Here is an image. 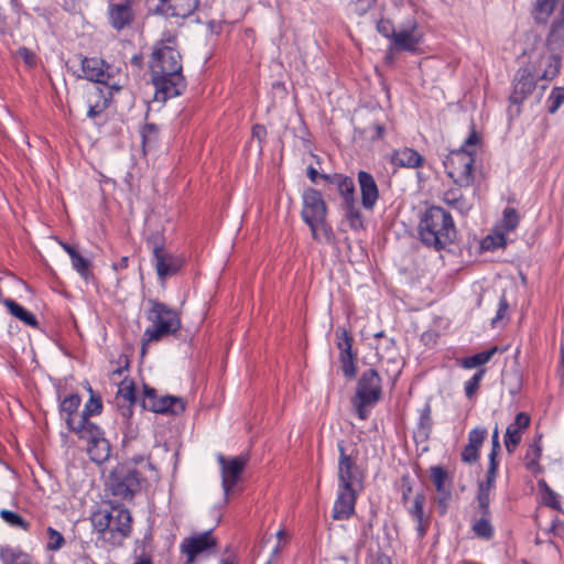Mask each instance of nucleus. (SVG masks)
Wrapping results in <instances>:
<instances>
[{"label": "nucleus", "instance_id": "1", "mask_svg": "<svg viewBox=\"0 0 564 564\" xmlns=\"http://www.w3.org/2000/svg\"><path fill=\"white\" fill-rule=\"evenodd\" d=\"M152 84L155 88V100L181 96L186 89L183 75L182 55L177 48V37L171 32H164L154 44L149 61Z\"/></svg>", "mask_w": 564, "mask_h": 564}, {"label": "nucleus", "instance_id": "36", "mask_svg": "<svg viewBox=\"0 0 564 564\" xmlns=\"http://www.w3.org/2000/svg\"><path fill=\"white\" fill-rule=\"evenodd\" d=\"M496 488V481L490 479H484L478 482L476 502L478 507L487 512V506H490V495Z\"/></svg>", "mask_w": 564, "mask_h": 564}, {"label": "nucleus", "instance_id": "40", "mask_svg": "<svg viewBox=\"0 0 564 564\" xmlns=\"http://www.w3.org/2000/svg\"><path fill=\"white\" fill-rule=\"evenodd\" d=\"M6 306L9 308V312L19 318L20 321L24 322L29 326L35 327V315H33L31 312L26 311L23 306L18 304L13 300H6Z\"/></svg>", "mask_w": 564, "mask_h": 564}, {"label": "nucleus", "instance_id": "10", "mask_svg": "<svg viewBox=\"0 0 564 564\" xmlns=\"http://www.w3.org/2000/svg\"><path fill=\"white\" fill-rule=\"evenodd\" d=\"M327 212L328 208L321 191L313 187L303 191L301 217L314 236H316L314 224L326 218Z\"/></svg>", "mask_w": 564, "mask_h": 564}, {"label": "nucleus", "instance_id": "47", "mask_svg": "<svg viewBox=\"0 0 564 564\" xmlns=\"http://www.w3.org/2000/svg\"><path fill=\"white\" fill-rule=\"evenodd\" d=\"M486 375L485 368H479L474 376L465 382V394L468 399H471L480 387V382Z\"/></svg>", "mask_w": 564, "mask_h": 564}, {"label": "nucleus", "instance_id": "8", "mask_svg": "<svg viewBox=\"0 0 564 564\" xmlns=\"http://www.w3.org/2000/svg\"><path fill=\"white\" fill-rule=\"evenodd\" d=\"M337 448L339 452L337 471L338 487L362 491L366 476L365 471L357 463L358 453H347L344 441L337 443Z\"/></svg>", "mask_w": 564, "mask_h": 564}, {"label": "nucleus", "instance_id": "5", "mask_svg": "<svg viewBox=\"0 0 564 564\" xmlns=\"http://www.w3.org/2000/svg\"><path fill=\"white\" fill-rule=\"evenodd\" d=\"M149 304L151 307L147 318L151 325L144 330V338L148 341H158L181 329V318L176 311L156 300H149Z\"/></svg>", "mask_w": 564, "mask_h": 564}, {"label": "nucleus", "instance_id": "51", "mask_svg": "<svg viewBox=\"0 0 564 564\" xmlns=\"http://www.w3.org/2000/svg\"><path fill=\"white\" fill-rule=\"evenodd\" d=\"M487 430L485 427H475L468 433V445L479 449L487 437Z\"/></svg>", "mask_w": 564, "mask_h": 564}, {"label": "nucleus", "instance_id": "60", "mask_svg": "<svg viewBox=\"0 0 564 564\" xmlns=\"http://www.w3.org/2000/svg\"><path fill=\"white\" fill-rule=\"evenodd\" d=\"M544 503L553 509H560V501L557 499V495L549 490L547 494L544 496Z\"/></svg>", "mask_w": 564, "mask_h": 564}, {"label": "nucleus", "instance_id": "59", "mask_svg": "<svg viewBox=\"0 0 564 564\" xmlns=\"http://www.w3.org/2000/svg\"><path fill=\"white\" fill-rule=\"evenodd\" d=\"M509 304L507 302V299L502 296L499 301V307L496 317L492 319V323H496L498 319H502L506 316Z\"/></svg>", "mask_w": 564, "mask_h": 564}, {"label": "nucleus", "instance_id": "2", "mask_svg": "<svg viewBox=\"0 0 564 564\" xmlns=\"http://www.w3.org/2000/svg\"><path fill=\"white\" fill-rule=\"evenodd\" d=\"M419 236L424 246L436 251L445 249L456 238L451 214L438 206L427 208L419 224Z\"/></svg>", "mask_w": 564, "mask_h": 564}, {"label": "nucleus", "instance_id": "41", "mask_svg": "<svg viewBox=\"0 0 564 564\" xmlns=\"http://www.w3.org/2000/svg\"><path fill=\"white\" fill-rule=\"evenodd\" d=\"M564 41V23L563 21H554L550 30L545 46L556 50Z\"/></svg>", "mask_w": 564, "mask_h": 564}, {"label": "nucleus", "instance_id": "26", "mask_svg": "<svg viewBox=\"0 0 564 564\" xmlns=\"http://www.w3.org/2000/svg\"><path fill=\"white\" fill-rule=\"evenodd\" d=\"M425 502V494L421 491L414 496L412 506L408 508L410 516L414 521H416V532L420 539H423L425 536L430 527V518L425 517L424 513Z\"/></svg>", "mask_w": 564, "mask_h": 564}, {"label": "nucleus", "instance_id": "50", "mask_svg": "<svg viewBox=\"0 0 564 564\" xmlns=\"http://www.w3.org/2000/svg\"><path fill=\"white\" fill-rule=\"evenodd\" d=\"M506 245V234L501 231L487 236L482 241V248L487 250H496L505 247Z\"/></svg>", "mask_w": 564, "mask_h": 564}, {"label": "nucleus", "instance_id": "61", "mask_svg": "<svg viewBox=\"0 0 564 564\" xmlns=\"http://www.w3.org/2000/svg\"><path fill=\"white\" fill-rule=\"evenodd\" d=\"M306 175L314 184H318V180H322V174H319L317 170L311 165L306 170Z\"/></svg>", "mask_w": 564, "mask_h": 564}, {"label": "nucleus", "instance_id": "46", "mask_svg": "<svg viewBox=\"0 0 564 564\" xmlns=\"http://www.w3.org/2000/svg\"><path fill=\"white\" fill-rule=\"evenodd\" d=\"M72 265L84 280L88 281L89 278L93 276L90 260L83 257L80 253L75 257L73 256Z\"/></svg>", "mask_w": 564, "mask_h": 564}, {"label": "nucleus", "instance_id": "27", "mask_svg": "<svg viewBox=\"0 0 564 564\" xmlns=\"http://www.w3.org/2000/svg\"><path fill=\"white\" fill-rule=\"evenodd\" d=\"M322 180L328 184L333 185L344 203L355 198V183L351 177L344 175L341 173L334 174H322Z\"/></svg>", "mask_w": 564, "mask_h": 564}, {"label": "nucleus", "instance_id": "22", "mask_svg": "<svg viewBox=\"0 0 564 564\" xmlns=\"http://www.w3.org/2000/svg\"><path fill=\"white\" fill-rule=\"evenodd\" d=\"M422 42V35L417 33V23H409L405 29L395 32L391 44L397 51L415 52Z\"/></svg>", "mask_w": 564, "mask_h": 564}, {"label": "nucleus", "instance_id": "32", "mask_svg": "<svg viewBox=\"0 0 564 564\" xmlns=\"http://www.w3.org/2000/svg\"><path fill=\"white\" fill-rule=\"evenodd\" d=\"M80 402L82 399L77 393H72L61 401L59 411L62 415H65V422L67 425L69 419H73L74 421H79L80 413L78 412V408L80 405Z\"/></svg>", "mask_w": 564, "mask_h": 564}, {"label": "nucleus", "instance_id": "57", "mask_svg": "<svg viewBox=\"0 0 564 564\" xmlns=\"http://www.w3.org/2000/svg\"><path fill=\"white\" fill-rule=\"evenodd\" d=\"M498 466H499L498 459L495 457H489V464H488L485 479H490V480L496 481L497 475H498Z\"/></svg>", "mask_w": 564, "mask_h": 564}, {"label": "nucleus", "instance_id": "53", "mask_svg": "<svg viewBox=\"0 0 564 564\" xmlns=\"http://www.w3.org/2000/svg\"><path fill=\"white\" fill-rule=\"evenodd\" d=\"M377 31L384 37L392 41L395 30L393 23L390 20L381 19L377 23Z\"/></svg>", "mask_w": 564, "mask_h": 564}, {"label": "nucleus", "instance_id": "15", "mask_svg": "<svg viewBox=\"0 0 564 564\" xmlns=\"http://www.w3.org/2000/svg\"><path fill=\"white\" fill-rule=\"evenodd\" d=\"M540 80L534 76L529 67L520 68L514 77L513 90L510 95V102L517 106L514 113H520V106L529 95L533 93L536 82Z\"/></svg>", "mask_w": 564, "mask_h": 564}, {"label": "nucleus", "instance_id": "30", "mask_svg": "<svg viewBox=\"0 0 564 564\" xmlns=\"http://www.w3.org/2000/svg\"><path fill=\"white\" fill-rule=\"evenodd\" d=\"M442 199L448 207L457 210L460 215H467L473 207L471 202L464 196L459 185L458 187L445 191Z\"/></svg>", "mask_w": 564, "mask_h": 564}, {"label": "nucleus", "instance_id": "33", "mask_svg": "<svg viewBox=\"0 0 564 564\" xmlns=\"http://www.w3.org/2000/svg\"><path fill=\"white\" fill-rule=\"evenodd\" d=\"M344 209L349 227L355 231L364 229V216L360 208L357 206L356 197L345 202Z\"/></svg>", "mask_w": 564, "mask_h": 564}, {"label": "nucleus", "instance_id": "9", "mask_svg": "<svg viewBox=\"0 0 564 564\" xmlns=\"http://www.w3.org/2000/svg\"><path fill=\"white\" fill-rule=\"evenodd\" d=\"M552 50L541 43L529 53V67L540 80H552L561 69V57Z\"/></svg>", "mask_w": 564, "mask_h": 564}, {"label": "nucleus", "instance_id": "31", "mask_svg": "<svg viewBox=\"0 0 564 564\" xmlns=\"http://www.w3.org/2000/svg\"><path fill=\"white\" fill-rule=\"evenodd\" d=\"M82 70L84 74V77L88 80L99 83V84H106L108 75L106 74L104 69V62L91 57H85L82 61Z\"/></svg>", "mask_w": 564, "mask_h": 564}, {"label": "nucleus", "instance_id": "19", "mask_svg": "<svg viewBox=\"0 0 564 564\" xmlns=\"http://www.w3.org/2000/svg\"><path fill=\"white\" fill-rule=\"evenodd\" d=\"M86 389L89 392V400L85 403L84 410L80 412L79 421H74L73 419L68 420V429L70 431L88 427V424H94L89 421V417L102 412L104 405L100 394L94 391L89 383L86 384Z\"/></svg>", "mask_w": 564, "mask_h": 564}, {"label": "nucleus", "instance_id": "63", "mask_svg": "<svg viewBox=\"0 0 564 564\" xmlns=\"http://www.w3.org/2000/svg\"><path fill=\"white\" fill-rule=\"evenodd\" d=\"M252 135L261 140L267 135V130L264 126L256 124L252 128Z\"/></svg>", "mask_w": 564, "mask_h": 564}, {"label": "nucleus", "instance_id": "6", "mask_svg": "<svg viewBox=\"0 0 564 564\" xmlns=\"http://www.w3.org/2000/svg\"><path fill=\"white\" fill-rule=\"evenodd\" d=\"M382 394L381 378L375 369H368L360 376L351 404L360 420L369 416V409L379 402Z\"/></svg>", "mask_w": 564, "mask_h": 564}, {"label": "nucleus", "instance_id": "4", "mask_svg": "<svg viewBox=\"0 0 564 564\" xmlns=\"http://www.w3.org/2000/svg\"><path fill=\"white\" fill-rule=\"evenodd\" d=\"M479 141V135L473 130L464 144L459 149L451 151L443 162L447 175L460 187H468L474 183L475 158L469 148L478 144Z\"/></svg>", "mask_w": 564, "mask_h": 564}, {"label": "nucleus", "instance_id": "45", "mask_svg": "<svg viewBox=\"0 0 564 564\" xmlns=\"http://www.w3.org/2000/svg\"><path fill=\"white\" fill-rule=\"evenodd\" d=\"M116 401L118 404H120V401L124 404H133L135 402V390L132 381L124 380L120 383Z\"/></svg>", "mask_w": 564, "mask_h": 564}, {"label": "nucleus", "instance_id": "54", "mask_svg": "<svg viewBox=\"0 0 564 564\" xmlns=\"http://www.w3.org/2000/svg\"><path fill=\"white\" fill-rule=\"evenodd\" d=\"M478 458L479 449L467 444L462 452V460L467 464H474Z\"/></svg>", "mask_w": 564, "mask_h": 564}, {"label": "nucleus", "instance_id": "21", "mask_svg": "<svg viewBox=\"0 0 564 564\" xmlns=\"http://www.w3.org/2000/svg\"><path fill=\"white\" fill-rule=\"evenodd\" d=\"M199 0H159L154 12L164 17L185 19L194 13Z\"/></svg>", "mask_w": 564, "mask_h": 564}, {"label": "nucleus", "instance_id": "25", "mask_svg": "<svg viewBox=\"0 0 564 564\" xmlns=\"http://www.w3.org/2000/svg\"><path fill=\"white\" fill-rule=\"evenodd\" d=\"M358 184L362 207L367 210H372L379 199V188L375 177L366 171H359Z\"/></svg>", "mask_w": 564, "mask_h": 564}, {"label": "nucleus", "instance_id": "39", "mask_svg": "<svg viewBox=\"0 0 564 564\" xmlns=\"http://www.w3.org/2000/svg\"><path fill=\"white\" fill-rule=\"evenodd\" d=\"M540 438L535 440L532 444L529 445L525 457H524V464L527 469H529L532 473H536L539 470V459L541 457L542 447L540 445Z\"/></svg>", "mask_w": 564, "mask_h": 564}, {"label": "nucleus", "instance_id": "43", "mask_svg": "<svg viewBox=\"0 0 564 564\" xmlns=\"http://www.w3.org/2000/svg\"><path fill=\"white\" fill-rule=\"evenodd\" d=\"M556 0H535L533 14L538 22H545L555 7Z\"/></svg>", "mask_w": 564, "mask_h": 564}, {"label": "nucleus", "instance_id": "24", "mask_svg": "<svg viewBox=\"0 0 564 564\" xmlns=\"http://www.w3.org/2000/svg\"><path fill=\"white\" fill-rule=\"evenodd\" d=\"M530 415L525 412H519L514 422L509 424L505 434V447L509 454H512L521 443L522 433L529 427Z\"/></svg>", "mask_w": 564, "mask_h": 564}, {"label": "nucleus", "instance_id": "16", "mask_svg": "<svg viewBox=\"0 0 564 564\" xmlns=\"http://www.w3.org/2000/svg\"><path fill=\"white\" fill-rule=\"evenodd\" d=\"M216 544V539L212 535V532L205 531L184 539L180 547L181 552L186 555L187 564H193L198 555L215 547Z\"/></svg>", "mask_w": 564, "mask_h": 564}, {"label": "nucleus", "instance_id": "13", "mask_svg": "<svg viewBox=\"0 0 564 564\" xmlns=\"http://www.w3.org/2000/svg\"><path fill=\"white\" fill-rule=\"evenodd\" d=\"M217 460L221 469V486L227 498L229 492L240 480L241 474L249 462V456L239 455L227 459L225 456L218 455Z\"/></svg>", "mask_w": 564, "mask_h": 564}, {"label": "nucleus", "instance_id": "12", "mask_svg": "<svg viewBox=\"0 0 564 564\" xmlns=\"http://www.w3.org/2000/svg\"><path fill=\"white\" fill-rule=\"evenodd\" d=\"M142 406L145 410L161 413L178 415L185 411V402L182 398L173 395L159 397L156 390L144 386Z\"/></svg>", "mask_w": 564, "mask_h": 564}, {"label": "nucleus", "instance_id": "52", "mask_svg": "<svg viewBox=\"0 0 564 564\" xmlns=\"http://www.w3.org/2000/svg\"><path fill=\"white\" fill-rule=\"evenodd\" d=\"M143 145H151L156 141L158 127L154 123H147L141 130Z\"/></svg>", "mask_w": 564, "mask_h": 564}, {"label": "nucleus", "instance_id": "29", "mask_svg": "<svg viewBox=\"0 0 564 564\" xmlns=\"http://www.w3.org/2000/svg\"><path fill=\"white\" fill-rule=\"evenodd\" d=\"M390 161L398 167L417 169L421 167L425 160L424 158L412 148H402L394 150L391 154Z\"/></svg>", "mask_w": 564, "mask_h": 564}, {"label": "nucleus", "instance_id": "14", "mask_svg": "<svg viewBox=\"0 0 564 564\" xmlns=\"http://www.w3.org/2000/svg\"><path fill=\"white\" fill-rule=\"evenodd\" d=\"M152 253L156 274L162 282L175 275L184 265V258L166 251L163 246L154 245Z\"/></svg>", "mask_w": 564, "mask_h": 564}, {"label": "nucleus", "instance_id": "35", "mask_svg": "<svg viewBox=\"0 0 564 564\" xmlns=\"http://www.w3.org/2000/svg\"><path fill=\"white\" fill-rule=\"evenodd\" d=\"M432 409L429 403H426L422 410L420 411V419L416 429V436L422 441H426L430 437L433 427L432 420Z\"/></svg>", "mask_w": 564, "mask_h": 564}, {"label": "nucleus", "instance_id": "28", "mask_svg": "<svg viewBox=\"0 0 564 564\" xmlns=\"http://www.w3.org/2000/svg\"><path fill=\"white\" fill-rule=\"evenodd\" d=\"M477 514L471 524L473 533L484 541H490L495 536V528L491 524L490 506H487V512L477 506Z\"/></svg>", "mask_w": 564, "mask_h": 564}, {"label": "nucleus", "instance_id": "56", "mask_svg": "<svg viewBox=\"0 0 564 564\" xmlns=\"http://www.w3.org/2000/svg\"><path fill=\"white\" fill-rule=\"evenodd\" d=\"M91 97H89V108H88V112H87V116L91 119H95L97 118L106 108H107V100L104 99L102 102H95V104H91Z\"/></svg>", "mask_w": 564, "mask_h": 564}, {"label": "nucleus", "instance_id": "62", "mask_svg": "<svg viewBox=\"0 0 564 564\" xmlns=\"http://www.w3.org/2000/svg\"><path fill=\"white\" fill-rule=\"evenodd\" d=\"M411 492H412V486L410 485V482H408V481H405V479H403V484H402V502L404 505L409 501Z\"/></svg>", "mask_w": 564, "mask_h": 564}, {"label": "nucleus", "instance_id": "48", "mask_svg": "<svg viewBox=\"0 0 564 564\" xmlns=\"http://www.w3.org/2000/svg\"><path fill=\"white\" fill-rule=\"evenodd\" d=\"M1 519L13 528H21L28 530L30 528V523H28L20 514L10 511V510H1L0 511Z\"/></svg>", "mask_w": 564, "mask_h": 564}, {"label": "nucleus", "instance_id": "64", "mask_svg": "<svg viewBox=\"0 0 564 564\" xmlns=\"http://www.w3.org/2000/svg\"><path fill=\"white\" fill-rule=\"evenodd\" d=\"M128 265H129V257H122L119 261H117L112 264V269L115 271H121L123 269H127Z\"/></svg>", "mask_w": 564, "mask_h": 564}, {"label": "nucleus", "instance_id": "17", "mask_svg": "<svg viewBox=\"0 0 564 564\" xmlns=\"http://www.w3.org/2000/svg\"><path fill=\"white\" fill-rule=\"evenodd\" d=\"M337 348L339 349V360L341 362V370L348 378L356 375V354L352 351V336L346 328L336 329Z\"/></svg>", "mask_w": 564, "mask_h": 564}, {"label": "nucleus", "instance_id": "7", "mask_svg": "<svg viewBox=\"0 0 564 564\" xmlns=\"http://www.w3.org/2000/svg\"><path fill=\"white\" fill-rule=\"evenodd\" d=\"M144 477L130 464L118 465L110 474L109 490L120 500H131L142 488Z\"/></svg>", "mask_w": 564, "mask_h": 564}, {"label": "nucleus", "instance_id": "58", "mask_svg": "<svg viewBox=\"0 0 564 564\" xmlns=\"http://www.w3.org/2000/svg\"><path fill=\"white\" fill-rule=\"evenodd\" d=\"M500 442H499V431H498V427L496 426L494 432H492V435H491V451L489 453V457H495L497 458L499 452H500Z\"/></svg>", "mask_w": 564, "mask_h": 564}, {"label": "nucleus", "instance_id": "20", "mask_svg": "<svg viewBox=\"0 0 564 564\" xmlns=\"http://www.w3.org/2000/svg\"><path fill=\"white\" fill-rule=\"evenodd\" d=\"M361 491L338 487L337 497L333 506L334 520H348L355 513V506Z\"/></svg>", "mask_w": 564, "mask_h": 564}, {"label": "nucleus", "instance_id": "37", "mask_svg": "<svg viewBox=\"0 0 564 564\" xmlns=\"http://www.w3.org/2000/svg\"><path fill=\"white\" fill-rule=\"evenodd\" d=\"M0 558L4 564H31V556L9 546L0 547Z\"/></svg>", "mask_w": 564, "mask_h": 564}, {"label": "nucleus", "instance_id": "23", "mask_svg": "<svg viewBox=\"0 0 564 564\" xmlns=\"http://www.w3.org/2000/svg\"><path fill=\"white\" fill-rule=\"evenodd\" d=\"M135 18L134 10L121 2H109L107 19L110 26L116 31H122L130 26Z\"/></svg>", "mask_w": 564, "mask_h": 564}, {"label": "nucleus", "instance_id": "49", "mask_svg": "<svg viewBox=\"0 0 564 564\" xmlns=\"http://www.w3.org/2000/svg\"><path fill=\"white\" fill-rule=\"evenodd\" d=\"M564 104V87H554L547 98V111L555 113Z\"/></svg>", "mask_w": 564, "mask_h": 564}, {"label": "nucleus", "instance_id": "44", "mask_svg": "<svg viewBox=\"0 0 564 564\" xmlns=\"http://www.w3.org/2000/svg\"><path fill=\"white\" fill-rule=\"evenodd\" d=\"M65 545V539L63 534L48 527L46 529V541H45V551L47 552H55L61 550Z\"/></svg>", "mask_w": 564, "mask_h": 564}, {"label": "nucleus", "instance_id": "42", "mask_svg": "<svg viewBox=\"0 0 564 564\" xmlns=\"http://www.w3.org/2000/svg\"><path fill=\"white\" fill-rule=\"evenodd\" d=\"M520 221L519 213L513 207H506L502 213L501 218V225L500 228L502 229L501 232H510L513 231Z\"/></svg>", "mask_w": 564, "mask_h": 564}, {"label": "nucleus", "instance_id": "3", "mask_svg": "<svg viewBox=\"0 0 564 564\" xmlns=\"http://www.w3.org/2000/svg\"><path fill=\"white\" fill-rule=\"evenodd\" d=\"M91 524L100 539L111 546H119L130 535L132 517L122 506H112L110 510H98L91 514Z\"/></svg>", "mask_w": 564, "mask_h": 564}, {"label": "nucleus", "instance_id": "55", "mask_svg": "<svg viewBox=\"0 0 564 564\" xmlns=\"http://www.w3.org/2000/svg\"><path fill=\"white\" fill-rule=\"evenodd\" d=\"M15 55L18 57H20L21 59H23V62L25 63V65L28 67L31 68L35 65V55L31 50H29L26 47L18 48L15 52Z\"/></svg>", "mask_w": 564, "mask_h": 564}, {"label": "nucleus", "instance_id": "34", "mask_svg": "<svg viewBox=\"0 0 564 564\" xmlns=\"http://www.w3.org/2000/svg\"><path fill=\"white\" fill-rule=\"evenodd\" d=\"M497 347H492L489 350L477 352L473 356L464 357L457 360L458 366L464 369L478 368L487 364L496 354Z\"/></svg>", "mask_w": 564, "mask_h": 564}, {"label": "nucleus", "instance_id": "38", "mask_svg": "<svg viewBox=\"0 0 564 564\" xmlns=\"http://www.w3.org/2000/svg\"><path fill=\"white\" fill-rule=\"evenodd\" d=\"M314 229L316 230V236L312 234V238L315 241L326 245H330L335 241V234L326 218H323V220H317L314 224Z\"/></svg>", "mask_w": 564, "mask_h": 564}, {"label": "nucleus", "instance_id": "11", "mask_svg": "<svg viewBox=\"0 0 564 564\" xmlns=\"http://www.w3.org/2000/svg\"><path fill=\"white\" fill-rule=\"evenodd\" d=\"M79 438L87 441V453L97 464L106 462L110 456V444L105 438L102 430L97 424L73 431Z\"/></svg>", "mask_w": 564, "mask_h": 564}, {"label": "nucleus", "instance_id": "18", "mask_svg": "<svg viewBox=\"0 0 564 564\" xmlns=\"http://www.w3.org/2000/svg\"><path fill=\"white\" fill-rule=\"evenodd\" d=\"M431 480L437 491L436 503L441 516L447 512L448 503L452 499L451 486H446L448 479L447 471L441 466L430 468Z\"/></svg>", "mask_w": 564, "mask_h": 564}]
</instances>
